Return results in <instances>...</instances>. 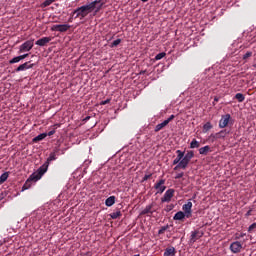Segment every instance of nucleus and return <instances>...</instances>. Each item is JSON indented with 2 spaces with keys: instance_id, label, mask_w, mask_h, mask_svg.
<instances>
[{
  "instance_id": "1",
  "label": "nucleus",
  "mask_w": 256,
  "mask_h": 256,
  "mask_svg": "<svg viewBox=\"0 0 256 256\" xmlns=\"http://www.w3.org/2000/svg\"><path fill=\"white\" fill-rule=\"evenodd\" d=\"M103 5H105V3L101 2V0H95L89 4L78 7L72 12V15L74 16V19H80V21H83V19H85L89 13H93L95 9V13H99L103 8Z\"/></svg>"
},
{
  "instance_id": "2",
  "label": "nucleus",
  "mask_w": 256,
  "mask_h": 256,
  "mask_svg": "<svg viewBox=\"0 0 256 256\" xmlns=\"http://www.w3.org/2000/svg\"><path fill=\"white\" fill-rule=\"evenodd\" d=\"M43 175V172H40L39 169L36 172L32 173L22 186V191H27V189H31L33 181L34 183H37V181H39L43 177Z\"/></svg>"
},
{
  "instance_id": "3",
  "label": "nucleus",
  "mask_w": 256,
  "mask_h": 256,
  "mask_svg": "<svg viewBox=\"0 0 256 256\" xmlns=\"http://www.w3.org/2000/svg\"><path fill=\"white\" fill-rule=\"evenodd\" d=\"M56 160H57V154L55 152H51L46 162L38 168L39 172L40 173L43 172V175H45L46 171L49 169V163L51 161H56Z\"/></svg>"
},
{
  "instance_id": "4",
  "label": "nucleus",
  "mask_w": 256,
  "mask_h": 256,
  "mask_svg": "<svg viewBox=\"0 0 256 256\" xmlns=\"http://www.w3.org/2000/svg\"><path fill=\"white\" fill-rule=\"evenodd\" d=\"M34 40H27L22 45H20L19 52L27 53V51H31L33 49Z\"/></svg>"
},
{
  "instance_id": "5",
  "label": "nucleus",
  "mask_w": 256,
  "mask_h": 256,
  "mask_svg": "<svg viewBox=\"0 0 256 256\" xmlns=\"http://www.w3.org/2000/svg\"><path fill=\"white\" fill-rule=\"evenodd\" d=\"M175 195V190L174 189H168L165 193L164 196L161 198L162 203H169L171 199H173Z\"/></svg>"
},
{
  "instance_id": "6",
  "label": "nucleus",
  "mask_w": 256,
  "mask_h": 256,
  "mask_svg": "<svg viewBox=\"0 0 256 256\" xmlns=\"http://www.w3.org/2000/svg\"><path fill=\"white\" fill-rule=\"evenodd\" d=\"M153 207H155V202H152L150 205H147L145 209L141 211L140 215H148V217H151V215H153L155 211H157L153 209Z\"/></svg>"
},
{
  "instance_id": "7",
  "label": "nucleus",
  "mask_w": 256,
  "mask_h": 256,
  "mask_svg": "<svg viewBox=\"0 0 256 256\" xmlns=\"http://www.w3.org/2000/svg\"><path fill=\"white\" fill-rule=\"evenodd\" d=\"M71 29V26L68 24H56L52 26L53 31H59L60 33H65Z\"/></svg>"
},
{
  "instance_id": "8",
  "label": "nucleus",
  "mask_w": 256,
  "mask_h": 256,
  "mask_svg": "<svg viewBox=\"0 0 256 256\" xmlns=\"http://www.w3.org/2000/svg\"><path fill=\"white\" fill-rule=\"evenodd\" d=\"M229 121H231V114L223 115L219 121V128L225 129V127H227V125H229Z\"/></svg>"
},
{
  "instance_id": "9",
  "label": "nucleus",
  "mask_w": 256,
  "mask_h": 256,
  "mask_svg": "<svg viewBox=\"0 0 256 256\" xmlns=\"http://www.w3.org/2000/svg\"><path fill=\"white\" fill-rule=\"evenodd\" d=\"M154 189H156L157 193L161 195V193L167 189V186H165V179H160L157 183H155Z\"/></svg>"
},
{
  "instance_id": "10",
  "label": "nucleus",
  "mask_w": 256,
  "mask_h": 256,
  "mask_svg": "<svg viewBox=\"0 0 256 256\" xmlns=\"http://www.w3.org/2000/svg\"><path fill=\"white\" fill-rule=\"evenodd\" d=\"M241 249H243V244L239 241H235L230 244V251L232 253H241Z\"/></svg>"
},
{
  "instance_id": "11",
  "label": "nucleus",
  "mask_w": 256,
  "mask_h": 256,
  "mask_svg": "<svg viewBox=\"0 0 256 256\" xmlns=\"http://www.w3.org/2000/svg\"><path fill=\"white\" fill-rule=\"evenodd\" d=\"M190 162H191L190 159L183 156L179 164L174 167V171H177L178 169H187V166L189 165Z\"/></svg>"
},
{
  "instance_id": "12",
  "label": "nucleus",
  "mask_w": 256,
  "mask_h": 256,
  "mask_svg": "<svg viewBox=\"0 0 256 256\" xmlns=\"http://www.w3.org/2000/svg\"><path fill=\"white\" fill-rule=\"evenodd\" d=\"M203 237V231L200 230H195L191 232V237H190V243H195L196 241H199Z\"/></svg>"
},
{
  "instance_id": "13",
  "label": "nucleus",
  "mask_w": 256,
  "mask_h": 256,
  "mask_svg": "<svg viewBox=\"0 0 256 256\" xmlns=\"http://www.w3.org/2000/svg\"><path fill=\"white\" fill-rule=\"evenodd\" d=\"M227 133H229L227 132V130H221L218 133L211 134L210 139H212V142L217 141V139H225V137L227 136Z\"/></svg>"
},
{
  "instance_id": "14",
  "label": "nucleus",
  "mask_w": 256,
  "mask_h": 256,
  "mask_svg": "<svg viewBox=\"0 0 256 256\" xmlns=\"http://www.w3.org/2000/svg\"><path fill=\"white\" fill-rule=\"evenodd\" d=\"M193 208V202L188 201L182 206L184 213L186 214L187 219L191 218V209Z\"/></svg>"
},
{
  "instance_id": "15",
  "label": "nucleus",
  "mask_w": 256,
  "mask_h": 256,
  "mask_svg": "<svg viewBox=\"0 0 256 256\" xmlns=\"http://www.w3.org/2000/svg\"><path fill=\"white\" fill-rule=\"evenodd\" d=\"M48 43H51V37L40 38L35 42V45H38V47H45Z\"/></svg>"
},
{
  "instance_id": "16",
  "label": "nucleus",
  "mask_w": 256,
  "mask_h": 256,
  "mask_svg": "<svg viewBox=\"0 0 256 256\" xmlns=\"http://www.w3.org/2000/svg\"><path fill=\"white\" fill-rule=\"evenodd\" d=\"M177 157L173 160V165H179V163H181L183 157H185V152L181 151V150H177Z\"/></svg>"
},
{
  "instance_id": "17",
  "label": "nucleus",
  "mask_w": 256,
  "mask_h": 256,
  "mask_svg": "<svg viewBox=\"0 0 256 256\" xmlns=\"http://www.w3.org/2000/svg\"><path fill=\"white\" fill-rule=\"evenodd\" d=\"M185 217H187V215L185 214V212L179 211V212H177V213L174 215L173 219H174V221H183V219H185Z\"/></svg>"
},
{
  "instance_id": "18",
  "label": "nucleus",
  "mask_w": 256,
  "mask_h": 256,
  "mask_svg": "<svg viewBox=\"0 0 256 256\" xmlns=\"http://www.w3.org/2000/svg\"><path fill=\"white\" fill-rule=\"evenodd\" d=\"M176 253L175 247H170L165 249L163 256H175Z\"/></svg>"
},
{
  "instance_id": "19",
  "label": "nucleus",
  "mask_w": 256,
  "mask_h": 256,
  "mask_svg": "<svg viewBox=\"0 0 256 256\" xmlns=\"http://www.w3.org/2000/svg\"><path fill=\"white\" fill-rule=\"evenodd\" d=\"M167 125H169V121L164 120L162 123L156 125L154 131L155 133H159V131H161V129H163L164 127H167Z\"/></svg>"
},
{
  "instance_id": "20",
  "label": "nucleus",
  "mask_w": 256,
  "mask_h": 256,
  "mask_svg": "<svg viewBox=\"0 0 256 256\" xmlns=\"http://www.w3.org/2000/svg\"><path fill=\"white\" fill-rule=\"evenodd\" d=\"M25 57H29V54H24V55H21V56L14 57L13 59H11L9 61V63L10 64L19 63V61H22V59H25Z\"/></svg>"
},
{
  "instance_id": "21",
  "label": "nucleus",
  "mask_w": 256,
  "mask_h": 256,
  "mask_svg": "<svg viewBox=\"0 0 256 256\" xmlns=\"http://www.w3.org/2000/svg\"><path fill=\"white\" fill-rule=\"evenodd\" d=\"M106 207H113L115 205V196H110L105 201Z\"/></svg>"
},
{
  "instance_id": "22",
  "label": "nucleus",
  "mask_w": 256,
  "mask_h": 256,
  "mask_svg": "<svg viewBox=\"0 0 256 256\" xmlns=\"http://www.w3.org/2000/svg\"><path fill=\"white\" fill-rule=\"evenodd\" d=\"M200 155H207L208 153H211V146H204L199 149Z\"/></svg>"
},
{
  "instance_id": "23",
  "label": "nucleus",
  "mask_w": 256,
  "mask_h": 256,
  "mask_svg": "<svg viewBox=\"0 0 256 256\" xmlns=\"http://www.w3.org/2000/svg\"><path fill=\"white\" fill-rule=\"evenodd\" d=\"M47 137V133H42L36 137L33 138V143H39V141H43Z\"/></svg>"
},
{
  "instance_id": "24",
  "label": "nucleus",
  "mask_w": 256,
  "mask_h": 256,
  "mask_svg": "<svg viewBox=\"0 0 256 256\" xmlns=\"http://www.w3.org/2000/svg\"><path fill=\"white\" fill-rule=\"evenodd\" d=\"M199 147H201V144L194 138L190 143V149H199Z\"/></svg>"
},
{
  "instance_id": "25",
  "label": "nucleus",
  "mask_w": 256,
  "mask_h": 256,
  "mask_svg": "<svg viewBox=\"0 0 256 256\" xmlns=\"http://www.w3.org/2000/svg\"><path fill=\"white\" fill-rule=\"evenodd\" d=\"M122 215L123 214L121 213V210H117V211L110 213L111 219H119V217H122Z\"/></svg>"
},
{
  "instance_id": "26",
  "label": "nucleus",
  "mask_w": 256,
  "mask_h": 256,
  "mask_svg": "<svg viewBox=\"0 0 256 256\" xmlns=\"http://www.w3.org/2000/svg\"><path fill=\"white\" fill-rule=\"evenodd\" d=\"M7 179H9V172H4L0 176V185H3V183H5V181H7Z\"/></svg>"
},
{
  "instance_id": "27",
  "label": "nucleus",
  "mask_w": 256,
  "mask_h": 256,
  "mask_svg": "<svg viewBox=\"0 0 256 256\" xmlns=\"http://www.w3.org/2000/svg\"><path fill=\"white\" fill-rule=\"evenodd\" d=\"M235 99H237L238 103H243V101H245V95L241 93H237L235 95Z\"/></svg>"
},
{
  "instance_id": "28",
  "label": "nucleus",
  "mask_w": 256,
  "mask_h": 256,
  "mask_svg": "<svg viewBox=\"0 0 256 256\" xmlns=\"http://www.w3.org/2000/svg\"><path fill=\"white\" fill-rule=\"evenodd\" d=\"M210 129H213V125L211 124V122H207L206 124L203 125L204 133H207V131H210Z\"/></svg>"
},
{
  "instance_id": "29",
  "label": "nucleus",
  "mask_w": 256,
  "mask_h": 256,
  "mask_svg": "<svg viewBox=\"0 0 256 256\" xmlns=\"http://www.w3.org/2000/svg\"><path fill=\"white\" fill-rule=\"evenodd\" d=\"M52 3H55V0H45L42 4L41 7L44 9L45 7H49V5H52Z\"/></svg>"
},
{
  "instance_id": "30",
  "label": "nucleus",
  "mask_w": 256,
  "mask_h": 256,
  "mask_svg": "<svg viewBox=\"0 0 256 256\" xmlns=\"http://www.w3.org/2000/svg\"><path fill=\"white\" fill-rule=\"evenodd\" d=\"M165 55H167V53H165V52H161V53L157 54L155 56V61H161V59H163V57H165Z\"/></svg>"
},
{
  "instance_id": "31",
  "label": "nucleus",
  "mask_w": 256,
  "mask_h": 256,
  "mask_svg": "<svg viewBox=\"0 0 256 256\" xmlns=\"http://www.w3.org/2000/svg\"><path fill=\"white\" fill-rule=\"evenodd\" d=\"M184 157H185L186 159H189V160L191 161V159H192L193 157H195V153H194L193 151H188V152L186 153V155H184Z\"/></svg>"
},
{
  "instance_id": "32",
  "label": "nucleus",
  "mask_w": 256,
  "mask_h": 256,
  "mask_svg": "<svg viewBox=\"0 0 256 256\" xmlns=\"http://www.w3.org/2000/svg\"><path fill=\"white\" fill-rule=\"evenodd\" d=\"M167 229H169V225L162 226L158 231V235H163Z\"/></svg>"
},
{
  "instance_id": "33",
  "label": "nucleus",
  "mask_w": 256,
  "mask_h": 256,
  "mask_svg": "<svg viewBox=\"0 0 256 256\" xmlns=\"http://www.w3.org/2000/svg\"><path fill=\"white\" fill-rule=\"evenodd\" d=\"M120 43H121V39L118 38V39L114 40V41L110 44L111 49H113V47H117Z\"/></svg>"
},
{
  "instance_id": "34",
  "label": "nucleus",
  "mask_w": 256,
  "mask_h": 256,
  "mask_svg": "<svg viewBox=\"0 0 256 256\" xmlns=\"http://www.w3.org/2000/svg\"><path fill=\"white\" fill-rule=\"evenodd\" d=\"M31 65L30 66H26V65H20L16 71L19 72V71H25V69H31Z\"/></svg>"
},
{
  "instance_id": "35",
  "label": "nucleus",
  "mask_w": 256,
  "mask_h": 256,
  "mask_svg": "<svg viewBox=\"0 0 256 256\" xmlns=\"http://www.w3.org/2000/svg\"><path fill=\"white\" fill-rule=\"evenodd\" d=\"M252 56H253V52L248 51V52H246V53L243 55V59H244V61H247V59H249V57H252Z\"/></svg>"
},
{
  "instance_id": "36",
  "label": "nucleus",
  "mask_w": 256,
  "mask_h": 256,
  "mask_svg": "<svg viewBox=\"0 0 256 256\" xmlns=\"http://www.w3.org/2000/svg\"><path fill=\"white\" fill-rule=\"evenodd\" d=\"M245 233H241V234H239V233H236L235 234V239H236V241H239V239H243V237H245Z\"/></svg>"
},
{
  "instance_id": "37",
  "label": "nucleus",
  "mask_w": 256,
  "mask_h": 256,
  "mask_svg": "<svg viewBox=\"0 0 256 256\" xmlns=\"http://www.w3.org/2000/svg\"><path fill=\"white\" fill-rule=\"evenodd\" d=\"M254 229H256V222L253 223V224H251V225L249 226L248 232H249V233H252V231H253Z\"/></svg>"
},
{
  "instance_id": "38",
  "label": "nucleus",
  "mask_w": 256,
  "mask_h": 256,
  "mask_svg": "<svg viewBox=\"0 0 256 256\" xmlns=\"http://www.w3.org/2000/svg\"><path fill=\"white\" fill-rule=\"evenodd\" d=\"M108 103H111V99H109V98L104 101H101L100 105H108Z\"/></svg>"
},
{
  "instance_id": "39",
  "label": "nucleus",
  "mask_w": 256,
  "mask_h": 256,
  "mask_svg": "<svg viewBox=\"0 0 256 256\" xmlns=\"http://www.w3.org/2000/svg\"><path fill=\"white\" fill-rule=\"evenodd\" d=\"M173 204H170L166 207L165 211L169 212V211H173Z\"/></svg>"
},
{
  "instance_id": "40",
  "label": "nucleus",
  "mask_w": 256,
  "mask_h": 256,
  "mask_svg": "<svg viewBox=\"0 0 256 256\" xmlns=\"http://www.w3.org/2000/svg\"><path fill=\"white\" fill-rule=\"evenodd\" d=\"M150 177H152V174H146V175H144L143 181H148V179H149Z\"/></svg>"
},
{
  "instance_id": "41",
  "label": "nucleus",
  "mask_w": 256,
  "mask_h": 256,
  "mask_svg": "<svg viewBox=\"0 0 256 256\" xmlns=\"http://www.w3.org/2000/svg\"><path fill=\"white\" fill-rule=\"evenodd\" d=\"M183 175H185V173H178L176 176H175V179H181L183 177Z\"/></svg>"
},
{
  "instance_id": "42",
  "label": "nucleus",
  "mask_w": 256,
  "mask_h": 256,
  "mask_svg": "<svg viewBox=\"0 0 256 256\" xmlns=\"http://www.w3.org/2000/svg\"><path fill=\"white\" fill-rule=\"evenodd\" d=\"M48 135V137H51L52 135H55V129L49 131L48 133H46Z\"/></svg>"
},
{
  "instance_id": "43",
  "label": "nucleus",
  "mask_w": 256,
  "mask_h": 256,
  "mask_svg": "<svg viewBox=\"0 0 256 256\" xmlns=\"http://www.w3.org/2000/svg\"><path fill=\"white\" fill-rule=\"evenodd\" d=\"M173 119H175V115H171L168 119H166V121H168V123H171Z\"/></svg>"
},
{
  "instance_id": "44",
  "label": "nucleus",
  "mask_w": 256,
  "mask_h": 256,
  "mask_svg": "<svg viewBox=\"0 0 256 256\" xmlns=\"http://www.w3.org/2000/svg\"><path fill=\"white\" fill-rule=\"evenodd\" d=\"M252 212H253V209L248 210V212L245 214V217H251Z\"/></svg>"
},
{
  "instance_id": "45",
  "label": "nucleus",
  "mask_w": 256,
  "mask_h": 256,
  "mask_svg": "<svg viewBox=\"0 0 256 256\" xmlns=\"http://www.w3.org/2000/svg\"><path fill=\"white\" fill-rule=\"evenodd\" d=\"M73 17H75V16H73V14H71V17L69 18V23H73Z\"/></svg>"
},
{
  "instance_id": "46",
  "label": "nucleus",
  "mask_w": 256,
  "mask_h": 256,
  "mask_svg": "<svg viewBox=\"0 0 256 256\" xmlns=\"http://www.w3.org/2000/svg\"><path fill=\"white\" fill-rule=\"evenodd\" d=\"M89 119H91V117L88 116L84 119V121H89Z\"/></svg>"
},
{
  "instance_id": "47",
  "label": "nucleus",
  "mask_w": 256,
  "mask_h": 256,
  "mask_svg": "<svg viewBox=\"0 0 256 256\" xmlns=\"http://www.w3.org/2000/svg\"><path fill=\"white\" fill-rule=\"evenodd\" d=\"M142 1V3H147V1H149V0H141Z\"/></svg>"
},
{
  "instance_id": "48",
  "label": "nucleus",
  "mask_w": 256,
  "mask_h": 256,
  "mask_svg": "<svg viewBox=\"0 0 256 256\" xmlns=\"http://www.w3.org/2000/svg\"><path fill=\"white\" fill-rule=\"evenodd\" d=\"M214 101H216V102L219 101V98H214Z\"/></svg>"
},
{
  "instance_id": "49",
  "label": "nucleus",
  "mask_w": 256,
  "mask_h": 256,
  "mask_svg": "<svg viewBox=\"0 0 256 256\" xmlns=\"http://www.w3.org/2000/svg\"><path fill=\"white\" fill-rule=\"evenodd\" d=\"M0 201H3V197L2 196H0Z\"/></svg>"
},
{
  "instance_id": "50",
  "label": "nucleus",
  "mask_w": 256,
  "mask_h": 256,
  "mask_svg": "<svg viewBox=\"0 0 256 256\" xmlns=\"http://www.w3.org/2000/svg\"><path fill=\"white\" fill-rule=\"evenodd\" d=\"M23 65H27V62L23 63Z\"/></svg>"
}]
</instances>
